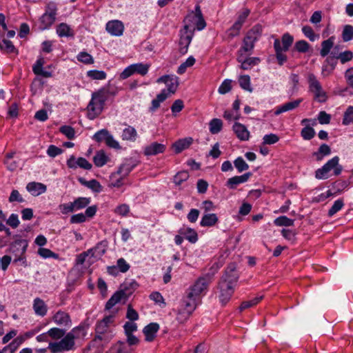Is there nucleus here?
I'll return each instance as SVG.
<instances>
[{
	"label": "nucleus",
	"instance_id": "nucleus-1",
	"mask_svg": "<svg viewBox=\"0 0 353 353\" xmlns=\"http://www.w3.org/2000/svg\"><path fill=\"white\" fill-rule=\"evenodd\" d=\"M238 279L239 275L236 271L235 265L234 264L230 265L221 278L217 286L219 290V299L223 305L227 304L230 300L234 293V287Z\"/></svg>",
	"mask_w": 353,
	"mask_h": 353
},
{
	"label": "nucleus",
	"instance_id": "nucleus-23",
	"mask_svg": "<svg viewBox=\"0 0 353 353\" xmlns=\"http://www.w3.org/2000/svg\"><path fill=\"white\" fill-rule=\"evenodd\" d=\"M14 152H10L6 154L4 159V164L7 169L11 172L16 170L21 164V159L17 158L14 159Z\"/></svg>",
	"mask_w": 353,
	"mask_h": 353
},
{
	"label": "nucleus",
	"instance_id": "nucleus-24",
	"mask_svg": "<svg viewBox=\"0 0 353 353\" xmlns=\"http://www.w3.org/2000/svg\"><path fill=\"white\" fill-rule=\"evenodd\" d=\"M44 63V59L43 57L39 58L32 66V71L36 75L41 76L46 78L51 77V72L43 70V66Z\"/></svg>",
	"mask_w": 353,
	"mask_h": 353
},
{
	"label": "nucleus",
	"instance_id": "nucleus-2",
	"mask_svg": "<svg viewBox=\"0 0 353 353\" xmlns=\"http://www.w3.org/2000/svg\"><path fill=\"white\" fill-rule=\"evenodd\" d=\"M109 93V90L105 88L92 93L91 100L87 106L88 119H94L102 112Z\"/></svg>",
	"mask_w": 353,
	"mask_h": 353
},
{
	"label": "nucleus",
	"instance_id": "nucleus-34",
	"mask_svg": "<svg viewBox=\"0 0 353 353\" xmlns=\"http://www.w3.org/2000/svg\"><path fill=\"white\" fill-rule=\"evenodd\" d=\"M57 33L60 37H73L74 35V31L65 23H61L57 27Z\"/></svg>",
	"mask_w": 353,
	"mask_h": 353
},
{
	"label": "nucleus",
	"instance_id": "nucleus-32",
	"mask_svg": "<svg viewBox=\"0 0 353 353\" xmlns=\"http://www.w3.org/2000/svg\"><path fill=\"white\" fill-rule=\"evenodd\" d=\"M219 221V219L216 214L206 213L205 214L200 222V225L202 227H212L214 226Z\"/></svg>",
	"mask_w": 353,
	"mask_h": 353
},
{
	"label": "nucleus",
	"instance_id": "nucleus-29",
	"mask_svg": "<svg viewBox=\"0 0 353 353\" xmlns=\"http://www.w3.org/2000/svg\"><path fill=\"white\" fill-rule=\"evenodd\" d=\"M302 101L303 100L301 99H299L294 100L293 101H290V102L285 103L283 105L277 108V109L274 112V114L279 115L283 112L292 110L296 108L300 105V103L302 102Z\"/></svg>",
	"mask_w": 353,
	"mask_h": 353
},
{
	"label": "nucleus",
	"instance_id": "nucleus-6",
	"mask_svg": "<svg viewBox=\"0 0 353 353\" xmlns=\"http://www.w3.org/2000/svg\"><path fill=\"white\" fill-rule=\"evenodd\" d=\"M212 280V274H206L203 276H200L185 292L189 294L190 297H194L199 300L200 296L207 292Z\"/></svg>",
	"mask_w": 353,
	"mask_h": 353
},
{
	"label": "nucleus",
	"instance_id": "nucleus-30",
	"mask_svg": "<svg viewBox=\"0 0 353 353\" xmlns=\"http://www.w3.org/2000/svg\"><path fill=\"white\" fill-rule=\"evenodd\" d=\"M193 139L191 137L179 139L172 145V148L176 153H180L183 150L188 148L192 143Z\"/></svg>",
	"mask_w": 353,
	"mask_h": 353
},
{
	"label": "nucleus",
	"instance_id": "nucleus-62",
	"mask_svg": "<svg viewBox=\"0 0 353 353\" xmlns=\"http://www.w3.org/2000/svg\"><path fill=\"white\" fill-rule=\"evenodd\" d=\"M114 212L119 216H125L130 212V207L125 203L121 204L114 210Z\"/></svg>",
	"mask_w": 353,
	"mask_h": 353
},
{
	"label": "nucleus",
	"instance_id": "nucleus-40",
	"mask_svg": "<svg viewBox=\"0 0 353 353\" xmlns=\"http://www.w3.org/2000/svg\"><path fill=\"white\" fill-rule=\"evenodd\" d=\"M242 26L239 23L235 22L231 28H230L225 32V39L227 41H230L234 37L239 34Z\"/></svg>",
	"mask_w": 353,
	"mask_h": 353
},
{
	"label": "nucleus",
	"instance_id": "nucleus-51",
	"mask_svg": "<svg viewBox=\"0 0 353 353\" xmlns=\"http://www.w3.org/2000/svg\"><path fill=\"white\" fill-rule=\"evenodd\" d=\"M263 296H256L255 298H253L251 300L245 301L242 302L241 305L239 307L240 311H243L245 309H248L250 307L256 305L258 303L260 302L261 300H262Z\"/></svg>",
	"mask_w": 353,
	"mask_h": 353
},
{
	"label": "nucleus",
	"instance_id": "nucleus-36",
	"mask_svg": "<svg viewBox=\"0 0 353 353\" xmlns=\"http://www.w3.org/2000/svg\"><path fill=\"white\" fill-rule=\"evenodd\" d=\"M274 48L276 52V57L278 63L282 65L287 61V56L283 54V50H281V41L276 39L274 42Z\"/></svg>",
	"mask_w": 353,
	"mask_h": 353
},
{
	"label": "nucleus",
	"instance_id": "nucleus-27",
	"mask_svg": "<svg viewBox=\"0 0 353 353\" xmlns=\"http://www.w3.org/2000/svg\"><path fill=\"white\" fill-rule=\"evenodd\" d=\"M232 129L236 137L241 141H247L250 137V132L247 128L238 122L234 123Z\"/></svg>",
	"mask_w": 353,
	"mask_h": 353
},
{
	"label": "nucleus",
	"instance_id": "nucleus-39",
	"mask_svg": "<svg viewBox=\"0 0 353 353\" xmlns=\"http://www.w3.org/2000/svg\"><path fill=\"white\" fill-rule=\"evenodd\" d=\"M168 97V94L165 89H163L160 94H157V98L152 101V106L150 110L151 112L155 111L160 106V103L163 102Z\"/></svg>",
	"mask_w": 353,
	"mask_h": 353
},
{
	"label": "nucleus",
	"instance_id": "nucleus-54",
	"mask_svg": "<svg viewBox=\"0 0 353 353\" xmlns=\"http://www.w3.org/2000/svg\"><path fill=\"white\" fill-rule=\"evenodd\" d=\"M234 164L239 172H242L245 170H247L249 168V165H248V163L241 157L236 158L234 160Z\"/></svg>",
	"mask_w": 353,
	"mask_h": 353
},
{
	"label": "nucleus",
	"instance_id": "nucleus-61",
	"mask_svg": "<svg viewBox=\"0 0 353 353\" xmlns=\"http://www.w3.org/2000/svg\"><path fill=\"white\" fill-rule=\"evenodd\" d=\"M77 59L79 61L85 64H92L94 63L92 57L85 52H81L77 55Z\"/></svg>",
	"mask_w": 353,
	"mask_h": 353
},
{
	"label": "nucleus",
	"instance_id": "nucleus-17",
	"mask_svg": "<svg viewBox=\"0 0 353 353\" xmlns=\"http://www.w3.org/2000/svg\"><path fill=\"white\" fill-rule=\"evenodd\" d=\"M105 28L110 34L121 36L123 34L124 26L120 21L114 20L108 22Z\"/></svg>",
	"mask_w": 353,
	"mask_h": 353
},
{
	"label": "nucleus",
	"instance_id": "nucleus-14",
	"mask_svg": "<svg viewBox=\"0 0 353 353\" xmlns=\"http://www.w3.org/2000/svg\"><path fill=\"white\" fill-rule=\"evenodd\" d=\"M28 245V243L25 239L16 240L10 245L9 251L16 256L14 260V263L25 260L23 255L27 250Z\"/></svg>",
	"mask_w": 353,
	"mask_h": 353
},
{
	"label": "nucleus",
	"instance_id": "nucleus-58",
	"mask_svg": "<svg viewBox=\"0 0 353 353\" xmlns=\"http://www.w3.org/2000/svg\"><path fill=\"white\" fill-rule=\"evenodd\" d=\"M189 178V174L186 171L179 172L174 176V183L176 185H181L183 181H185Z\"/></svg>",
	"mask_w": 353,
	"mask_h": 353
},
{
	"label": "nucleus",
	"instance_id": "nucleus-33",
	"mask_svg": "<svg viewBox=\"0 0 353 353\" xmlns=\"http://www.w3.org/2000/svg\"><path fill=\"white\" fill-rule=\"evenodd\" d=\"M179 233L192 243H195L198 241L197 232L194 229L190 228H181L179 230Z\"/></svg>",
	"mask_w": 353,
	"mask_h": 353
},
{
	"label": "nucleus",
	"instance_id": "nucleus-19",
	"mask_svg": "<svg viewBox=\"0 0 353 353\" xmlns=\"http://www.w3.org/2000/svg\"><path fill=\"white\" fill-rule=\"evenodd\" d=\"M251 176V172H246L241 176H233L227 181L226 185L230 189H235L238 185L248 181Z\"/></svg>",
	"mask_w": 353,
	"mask_h": 353
},
{
	"label": "nucleus",
	"instance_id": "nucleus-5",
	"mask_svg": "<svg viewBox=\"0 0 353 353\" xmlns=\"http://www.w3.org/2000/svg\"><path fill=\"white\" fill-rule=\"evenodd\" d=\"M197 299L194 297H190L189 294L185 292L181 299L176 313V321L180 323H185L197 306Z\"/></svg>",
	"mask_w": 353,
	"mask_h": 353
},
{
	"label": "nucleus",
	"instance_id": "nucleus-10",
	"mask_svg": "<svg viewBox=\"0 0 353 353\" xmlns=\"http://www.w3.org/2000/svg\"><path fill=\"white\" fill-rule=\"evenodd\" d=\"M309 84V90L314 94L315 100L319 103H324L327 101V96L326 92L323 90L320 82L314 74H309L307 77Z\"/></svg>",
	"mask_w": 353,
	"mask_h": 353
},
{
	"label": "nucleus",
	"instance_id": "nucleus-52",
	"mask_svg": "<svg viewBox=\"0 0 353 353\" xmlns=\"http://www.w3.org/2000/svg\"><path fill=\"white\" fill-rule=\"evenodd\" d=\"M294 220L288 218L286 216H281L276 218L274 223L278 226H292L294 225Z\"/></svg>",
	"mask_w": 353,
	"mask_h": 353
},
{
	"label": "nucleus",
	"instance_id": "nucleus-47",
	"mask_svg": "<svg viewBox=\"0 0 353 353\" xmlns=\"http://www.w3.org/2000/svg\"><path fill=\"white\" fill-rule=\"evenodd\" d=\"M90 203V199L86 197H79L75 199L73 202V206L74 210H79L85 208Z\"/></svg>",
	"mask_w": 353,
	"mask_h": 353
},
{
	"label": "nucleus",
	"instance_id": "nucleus-9",
	"mask_svg": "<svg viewBox=\"0 0 353 353\" xmlns=\"http://www.w3.org/2000/svg\"><path fill=\"white\" fill-rule=\"evenodd\" d=\"M48 349L52 353H59L62 352H68L75 349V341L70 334L67 333L58 342H50Z\"/></svg>",
	"mask_w": 353,
	"mask_h": 353
},
{
	"label": "nucleus",
	"instance_id": "nucleus-57",
	"mask_svg": "<svg viewBox=\"0 0 353 353\" xmlns=\"http://www.w3.org/2000/svg\"><path fill=\"white\" fill-rule=\"evenodd\" d=\"M353 123V106H349L344 113L343 124L347 125Z\"/></svg>",
	"mask_w": 353,
	"mask_h": 353
},
{
	"label": "nucleus",
	"instance_id": "nucleus-15",
	"mask_svg": "<svg viewBox=\"0 0 353 353\" xmlns=\"http://www.w3.org/2000/svg\"><path fill=\"white\" fill-rule=\"evenodd\" d=\"M157 83H163L167 86V93L168 94V97L171 94H173L176 92L178 87H179V77L174 74H167L163 75L159 77L157 80Z\"/></svg>",
	"mask_w": 353,
	"mask_h": 353
},
{
	"label": "nucleus",
	"instance_id": "nucleus-43",
	"mask_svg": "<svg viewBox=\"0 0 353 353\" xmlns=\"http://www.w3.org/2000/svg\"><path fill=\"white\" fill-rule=\"evenodd\" d=\"M108 159L104 151L99 150L94 156L93 161L97 167H102L107 163Z\"/></svg>",
	"mask_w": 353,
	"mask_h": 353
},
{
	"label": "nucleus",
	"instance_id": "nucleus-18",
	"mask_svg": "<svg viewBox=\"0 0 353 353\" xmlns=\"http://www.w3.org/2000/svg\"><path fill=\"white\" fill-rule=\"evenodd\" d=\"M88 327V324L85 323H81L79 325L74 327L68 333L72 336L74 341H75V339H83L87 334Z\"/></svg>",
	"mask_w": 353,
	"mask_h": 353
},
{
	"label": "nucleus",
	"instance_id": "nucleus-7",
	"mask_svg": "<svg viewBox=\"0 0 353 353\" xmlns=\"http://www.w3.org/2000/svg\"><path fill=\"white\" fill-rule=\"evenodd\" d=\"M262 26L256 24L247 32L243 40V45L240 48L241 52L252 53L255 42L259 40L262 34Z\"/></svg>",
	"mask_w": 353,
	"mask_h": 353
},
{
	"label": "nucleus",
	"instance_id": "nucleus-13",
	"mask_svg": "<svg viewBox=\"0 0 353 353\" xmlns=\"http://www.w3.org/2000/svg\"><path fill=\"white\" fill-rule=\"evenodd\" d=\"M150 67V65L148 63H137L131 64L120 74V79H125L136 73L145 76L148 72Z\"/></svg>",
	"mask_w": 353,
	"mask_h": 353
},
{
	"label": "nucleus",
	"instance_id": "nucleus-50",
	"mask_svg": "<svg viewBox=\"0 0 353 353\" xmlns=\"http://www.w3.org/2000/svg\"><path fill=\"white\" fill-rule=\"evenodd\" d=\"M47 334L53 339L58 340L63 337L65 334V330L58 327H53L50 329Z\"/></svg>",
	"mask_w": 353,
	"mask_h": 353
},
{
	"label": "nucleus",
	"instance_id": "nucleus-22",
	"mask_svg": "<svg viewBox=\"0 0 353 353\" xmlns=\"http://www.w3.org/2000/svg\"><path fill=\"white\" fill-rule=\"evenodd\" d=\"M159 329V325L157 323H150L146 325L143 330V332L145 336V341L148 342L152 341L156 337Z\"/></svg>",
	"mask_w": 353,
	"mask_h": 353
},
{
	"label": "nucleus",
	"instance_id": "nucleus-3",
	"mask_svg": "<svg viewBox=\"0 0 353 353\" xmlns=\"http://www.w3.org/2000/svg\"><path fill=\"white\" fill-rule=\"evenodd\" d=\"M114 322V316L108 315L99 321L95 327L94 341H100L104 343H109L114 337V333L110 325Z\"/></svg>",
	"mask_w": 353,
	"mask_h": 353
},
{
	"label": "nucleus",
	"instance_id": "nucleus-44",
	"mask_svg": "<svg viewBox=\"0 0 353 353\" xmlns=\"http://www.w3.org/2000/svg\"><path fill=\"white\" fill-rule=\"evenodd\" d=\"M223 127V122L219 119H213L209 123L210 132L213 134H218L221 132Z\"/></svg>",
	"mask_w": 353,
	"mask_h": 353
},
{
	"label": "nucleus",
	"instance_id": "nucleus-46",
	"mask_svg": "<svg viewBox=\"0 0 353 353\" xmlns=\"http://www.w3.org/2000/svg\"><path fill=\"white\" fill-rule=\"evenodd\" d=\"M239 83L241 88L246 91L252 92L253 88L250 84V77L249 75H241L239 77Z\"/></svg>",
	"mask_w": 353,
	"mask_h": 353
},
{
	"label": "nucleus",
	"instance_id": "nucleus-26",
	"mask_svg": "<svg viewBox=\"0 0 353 353\" xmlns=\"http://www.w3.org/2000/svg\"><path fill=\"white\" fill-rule=\"evenodd\" d=\"M0 50L8 54L14 53L18 54L19 52L12 42L8 38H6L3 34L0 35Z\"/></svg>",
	"mask_w": 353,
	"mask_h": 353
},
{
	"label": "nucleus",
	"instance_id": "nucleus-45",
	"mask_svg": "<svg viewBox=\"0 0 353 353\" xmlns=\"http://www.w3.org/2000/svg\"><path fill=\"white\" fill-rule=\"evenodd\" d=\"M294 38L288 33H285L282 36L281 41V50L286 52L289 50L290 47L292 44Z\"/></svg>",
	"mask_w": 353,
	"mask_h": 353
},
{
	"label": "nucleus",
	"instance_id": "nucleus-60",
	"mask_svg": "<svg viewBox=\"0 0 353 353\" xmlns=\"http://www.w3.org/2000/svg\"><path fill=\"white\" fill-rule=\"evenodd\" d=\"M301 134L303 139L310 140L314 137L315 131L312 127L306 126L302 129Z\"/></svg>",
	"mask_w": 353,
	"mask_h": 353
},
{
	"label": "nucleus",
	"instance_id": "nucleus-63",
	"mask_svg": "<svg viewBox=\"0 0 353 353\" xmlns=\"http://www.w3.org/2000/svg\"><path fill=\"white\" fill-rule=\"evenodd\" d=\"M302 32L306 37L310 41H314L319 38V35H316L312 28L309 26H305L302 28Z\"/></svg>",
	"mask_w": 353,
	"mask_h": 353
},
{
	"label": "nucleus",
	"instance_id": "nucleus-59",
	"mask_svg": "<svg viewBox=\"0 0 353 353\" xmlns=\"http://www.w3.org/2000/svg\"><path fill=\"white\" fill-rule=\"evenodd\" d=\"M134 168V165H132L130 163H125L119 167L118 170V174L122 175V176H125L128 175V174L133 170Z\"/></svg>",
	"mask_w": 353,
	"mask_h": 353
},
{
	"label": "nucleus",
	"instance_id": "nucleus-16",
	"mask_svg": "<svg viewBox=\"0 0 353 353\" xmlns=\"http://www.w3.org/2000/svg\"><path fill=\"white\" fill-rule=\"evenodd\" d=\"M194 34L192 32H186L181 31V37L179 40V52L185 54L188 52V47L192 41Z\"/></svg>",
	"mask_w": 353,
	"mask_h": 353
},
{
	"label": "nucleus",
	"instance_id": "nucleus-48",
	"mask_svg": "<svg viewBox=\"0 0 353 353\" xmlns=\"http://www.w3.org/2000/svg\"><path fill=\"white\" fill-rule=\"evenodd\" d=\"M342 39L344 42H347L353 39V26L351 25H345L341 34Z\"/></svg>",
	"mask_w": 353,
	"mask_h": 353
},
{
	"label": "nucleus",
	"instance_id": "nucleus-42",
	"mask_svg": "<svg viewBox=\"0 0 353 353\" xmlns=\"http://www.w3.org/2000/svg\"><path fill=\"white\" fill-rule=\"evenodd\" d=\"M137 137V132L134 128L128 125L123 130L122 138L123 140L134 141Z\"/></svg>",
	"mask_w": 353,
	"mask_h": 353
},
{
	"label": "nucleus",
	"instance_id": "nucleus-20",
	"mask_svg": "<svg viewBox=\"0 0 353 353\" xmlns=\"http://www.w3.org/2000/svg\"><path fill=\"white\" fill-rule=\"evenodd\" d=\"M133 350L125 342L119 341L110 347L107 353H132Z\"/></svg>",
	"mask_w": 353,
	"mask_h": 353
},
{
	"label": "nucleus",
	"instance_id": "nucleus-35",
	"mask_svg": "<svg viewBox=\"0 0 353 353\" xmlns=\"http://www.w3.org/2000/svg\"><path fill=\"white\" fill-rule=\"evenodd\" d=\"M334 37H330L321 43V49L320 51L321 57H325L330 53L334 43Z\"/></svg>",
	"mask_w": 353,
	"mask_h": 353
},
{
	"label": "nucleus",
	"instance_id": "nucleus-49",
	"mask_svg": "<svg viewBox=\"0 0 353 353\" xmlns=\"http://www.w3.org/2000/svg\"><path fill=\"white\" fill-rule=\"evenodd\" d=\"M260 61L257 57H248L243 61L241 65V68L245 70L251 69L253 66L256 65Z\"/></svg>",
	"mask_w": 353,
	"mask_h": 353
},
{
	"label": "nucleus",
	"instance_id": "nucleus-64",
	"mask_svg": "<svg viewBox=\"0 0 353 353\" xmlns=\"http://www.w3.org/2000/svg\"><path fill=\"white\" fill-rule=\"evenodd\" d=\"M279 140V137L275 134H266L263 138V143L265 145H271L276 143Z\"/></svg>",
	"mask_w": 353,
	"mask_h": 353
},
{
	"label": "nucleus",
	"instance_id": "nucleus-37",
	"mask_svg": "<svg viewBox=\"0 0 353 353\" xmlns=\"http://www.w3.org/2000/svg\"><path fill=\"white\" fill-rule=\"evenodd\" d=\"M79 181L81 185L91 189L94 192H100L102 190V186L99 182L95 179L86 181L83 178H79Z\"/></svg>",
	"mask_w": 353,
	"mask_h": 353
},
{
	"label": "nucleus",
	"instance_id": "nucleus-11",
	"mask_svg": "<svg viewBox=\"0 0 353 353\" xmlns=\"http://www.w3.org/2000/svg\"><path fill=\"white\" fill-rule=\"evenodd\" d=\"M132 285H136L135 281H125L121 286L120 290L116 292L108 301L105 305V309L110 310L117 303L120 302L123 298H127L131 294V292H128V286Z\"/></svg>",
	"mask_w": 353,
	"mask_h": 353
},
{
	"label": "nucleus",
	"instance_id": "nucleus-21",
	"mask_svg": "<svg viewBox=\"0 0 353 353\" xmlns=\"http://www.w3.org/2000/svg\"><path fill=\"white\" fill-rule=\"evenodd\" d=\"M54 323L61 326H70L72 321L70 315L63 311H58L52 318Z\"/></svg>",
	"mask_w": 353,
	"mask_h": 353
},
{
	"label": "nucleus",
	"instance_id": "nucleus-31",
	"mask_svg": "<svg viewBox=\"0 0 353 353\" xmlns=\"http://www.w3.org/2000/svg\"><path fill=\"white\" fill-rule=\"evenodd\" d=\"M33 309L36 314L41 316H45L48 311L45 302L39 298H36L34 300Z\"/></svg>",
	"mask_w": 353,
	"mask_h": 353
},
{
	"label": "nucleus",
	"instance_id": "nucleus-8",
	"mask_svg": "<svg viewBox=\"0 0 353 353\" xmlns=\"http://www.w3.org/2000/svg\"><path fill=\"white\" fill-rule=\"evenodd\" d=\"M339 158L336 156L329 160L322 168H319L315 172V176L318 179H325L329 177V172L334 170V174L336 176L339 175L343 170L341 165L339 164Z\"/></svg>",
	"mask_w": 353,
	"mask_h": 353
},
{
	"label": "nucleus",
	"instance_id": "nucleus-53",
	"mask_svg": "<svg viewBox=\"0 0 353 353\" xmlns=\"http://www.w3.org/2000/svg\"><path fill=\"white\" fill-rule=\"evenodd\" d=\"M87 76L92 79L103 80L106 78V73L103 70H92L87 72Z\"/></svg>",
	"mask_w": 353,
	"mask_h": 353
},
{
	"label": "nucleus",
	"instance_id": "nucleus-38",
	"mask_svg": "<svg viewBox=\"0 0 353 353\" xmlns=\"http://www.w3.org/2000/svg\"><path fill=\"white\" fill-rule=\"evenodd\" d=\"M101 245V243H99L94 248L89 249L88 250L77 255L76 258V265H83L85 261L86 257L89 255L94 256L95 252L97 251L98 249H99Z\"/></svg>",
	"mask_w": 353,
	"mask_h": 353
},
{
	"label": "nucleus",
	"instance_id": "nucleus-55",
	"mask_svg": "<svg viewBox=\"0 0 353 353\" xmlns=\"http://www.w3.org/2000/svg\"><path fill=\"white\" fill-rule=\"evenodd\" d=\"M344 205V203L343 199H338L334 201V204L331 207V208L328 211V216H332L336 212L342 209Z\"/></svg>",
	"mask_w": 353,
	"mask_h": 353
},
{
	"label": "nucleus",
	"instance_id": "nucleus-28",
	"mask_svg": "<svg viewBox=\"0 0 353 353\" xmlns=\"http://www.w3.org/2000/svg\"><path fill=\"white\" fill-rule=\"evenodd\" d=\"M27 190L34 196L40 195L46 192V185L38 182H30L26 186Z\"/></svg>",
	"mask_w": 353,
	"mask_h": 353
},
{
	"label": "nucleus",
	"instance_id": "nucleus-4",
	"mask_svg": "<svg viewBox=\"0 0 353 353\" xmlns=\"http://www.w3.org/2000/svg\"><path fill=\"white\" fill-rule=\"evenodd\" d=\"M183 31L186 32H192L194 30H201L206 26V23L203 19L200 6L197 5L195 7L194 12L188 14L183 20Z\"/></svg>",
	"mask_w": 353,
	"mask_h": 353
},
{
	"label": "nucleus",
	"instance_id": "nucleus-12",
	"mask_svg": "<svg viewBox=\"0 0 353 353\" xmlns=\"http://www.w3.org/2000/svg\"><path fill=\"white\" fill-rule=\"evenodd\" d=\"M57 8L54 3H48L46 6L45 13L40 18V28L46 30L49 28L56 19Z\"/></svg>",
	"mask_w": 353,
	"mask_h": 353
},
{
	"label": "nucleus",
	"instance_id": "nucleus-25",
	"mask_svg": "<svg viewBox=\"0 0 353 353\" xmlns=\"http://www.w3.org/2000/svg\"><path fill=\"white\" fill-rule=\"evenodd\" d=\"M165 150V145L154 142L145 148L144 154L146 156L157 155L158 154L163 153Z\"/></svg>",
	"mask_w": 353,
	"mask_h": 353
},
{
	"label": "nucleus",
	"instance_id": "nucleus-56",
	"mask_svg": "<svg viewBox=\"0 0 353 353\" xmlns=\"http://www.w3.org/2000/svg\"><path fill=\"white\" fill-rule=\"evenodd\" d=\"M59 131L69 139H73L75 137L74 129L70 125L61 126Z\"/></svg>",
	"mask_w": 353,
	"mask_h": 353
},
{
	"label": "nucleus",
	"instance_id": "nucleus-41",
	"mask_svg": "<svg viewBox=\"0 0 353 353\" xmlns=\"http://www.w3.org/2000/svg\"><path fill=\"white\" fill-rule=\"evenodd\" d=\"M331 153L330 146L325 143L321 144L318 151L313 153V156L316 157V161H321L325 156H327Z\"/></svg>",
	"mask_w": 353,
	"mask_h": 353
}]
</instances>
